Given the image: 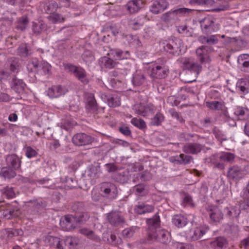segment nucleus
<instances>
[{"label": "nucleus", "instance_id": "f257e3e1", "mask_svg": "<svg viewBox=\"0 0 249 249\" xmlns=\"http://www.w3.org/2000/svg\"><path fill=\"white\" fill-rule=\"evenodd\" d=\"M65 68L66 70L73 73L74 76L83 84H86L88 83V78L87 77L85 70L83 68L69 64L66 65Z\"/></svg>", "mask_w": 249, "mask_h": 249}, {"label": "nucleus", "instance_id": "f03ea898", "mask_svg": "<svg viewBox=\"0 0 249 249\" xmlns=\"http://www.w3.org/2000/svg\"><path fill=\"white\" fill-rule=\"evenodd\" d=\"M208 230V228L206 226L193 228L186 233V237L190 240H198Z\"/></svg>", "mask_w": 249, "mask_h": 249}, {"label": "nucleus", "instance_id": "7ed1b4c3", "mask_svg": "<svg viewBox=\"0 0 249 249\" xmlns=\"http://www.w3.org/2000/svg\"><path fill=\"white\" fill-rule=\"evenodd\" d=\"M101 190L104 193L105 196L110 198H114L117 196V189L116 187L113 184L105 183L102 184Z\"/></svg>", "mask_w": 249, "mask_h": 249}, {"label": "nucleus", "instance_id": "20e7f679", "mask_svg": "<svg viewBox=\"0 0 249 249\" xmlns=\"http://www.w3.org/2000/svg\"><path fill=\"white\" fill-rule=\"evenodd\" d=\"M93 140L92 137L84 133L77 134L72 138L73 143L77 145L89 144L91 143Z\"/></svg>", "mask_w": 249, "mask_h": 249}, {"label": "nucleus", "instance_id": "39448f33", "mask_svg": "<svg viewBox=\"0 0 249 249\" xmlns=\"http://www.w3.org/2000/svg\"><path fill=\"white\" fill-rule=\"evenodd\" d=\"M168 5L166 0H157L153 3L151 11L154 14H158L167 8Z\"/></svg>", "mask_w": 249, "mask_h": 249}, {"label": "nucleus", "instance_id": "423d86ee", "mask_svg": "<svg viewBox=\"0 0 249 249\" xmlns=\"http://www.w3.org/2000/svg\"><path fill=\"white\" fill-rule=\"evenodd\" d=\"M198 59L201 64H205L210 61V58L208 54V49L205 47H201L196 51Z\"/></svg>", "mask_w": 249, "mask_h": 249}, {"label": "nucleus", "instance_id": "0eeeda50", "mask_svg": "<svg viewBox=\"0 0 249 249\" xmlns=\"http://www.w3.org/2000/svg\"><path fill=\"white\" fill-rule=\"evenodd\" d=\"M66 92V90L61 86H53L48 89L47 94L49 97L53 98L64 94Z\"/></svg>", "mask_w": 249, "mask_h": 249}, {"label": "nucleus", "instance_id": "6e6552de", "mask_svg": "<svg viewBox=\"0 0 249 249\" xmlns=\"http://www.w3.org/2000/svg\"><path fill=\"white\" fill-rule=\"evenodd\" d=\"M133 109L137 114L143 116H149L153 113L152 109L149 107H145L141 104L135 105Z\"/></svg>", "mask_w": 249, "mask_h": 249}, {"label": "nucleus", "instance_id": "1a4fd4ad", "mask_svg": "<svg viewBox=\"0 0 249 249\" xmlns=\"http://www.w3.org/2000/svg\"><path fill=\"white\" fill-rule=\"evenodd\" d=\"M181 62L185 69H190L197 72V74L201 71V67L197 64L193 63L189 58H182Z\"/></svg>", "mask_w": 249, "mask_h": 249}, {"label": "nucleus", "instance_id": "9d476101", "mask_svg": "<svg viewBox=\"0 0 249 249\" xmlns=\"http://www.w3.org/2000/svg\"><path fill=\"white\" fill-rule=\"evenodd\" d=\"M168 71L164 68L157 66L152 70L151 77L153 78H164L167 75Z\"/></svg>", "mask_w": 249, "mask_h": 249}, {"label": "nucleus", "instance_id": "9b49d317", "mask_svg": "<svg viewBox=\"0 0 249 249\" xmlns=\"http://www.w3.org/2000/svg\"><path fill=\"white\" fill-rule=\"evenodd\" d=\"M154 207L152 205L139 203L135 208V212L138 214H143L146 213H150L153 211Z\"/></svg>", "mask_w": 249, "mask_h": 249}, {"label": "nucleus", "instance_id": "f8f14e48", "mask_svg": "<svg viewBox=\"0 0 249 249\" xmlns=\"http://www.w3.org/2000/svg\"><path fill=\"white\" fill-rule=\"evenodd\" d=\"M110 56H112L115 60H121L123 59H127L129 56L128 52H123L118 50H112L108 54Z\"/></svg>", "mask_w": 249, "mask_h": 249}, {"label": "nucleus", "instance_id": "ddd939ff", "mask_svg": "<svg viewBox=\"0 0 249 249\" xmlns=\"http://www.w3.org/2000/svg\"><path fill=\"white\" fill-rule=\"evenodd\" d=\"M142 5V2L140 0H132L128 2L127 4V9L130 13L138 12Z\"/></svg>", "mask_w": 249, "mask_h": 249}, {"label": "nucleus", "instance_id": "4468645a", "mask_svg": "<svg viewBox=\"0 0 249 249\" xmlns=\"http://www.w3.org/2000/svg\"><path fill=\"white\" fill-rule=\"evenodd\" d=\"M187 222V218L181 215H176L172 219L173 223L178 228L185 226Z\"/></svg>", "mask_w": 249, "mask_h": 249}, {"label": "nucleus", "instance_id": "2eb2a0df", "mask_svg": "<svg viewBox=\"0 0 249 249\" xmlns=\"http://www.w3.org/2000/svg\"><path fill=\"white\" fill-rule=\"evenodd\" d=\"M238 62L239 65L243 67V70L245 71H249V55L246 54L241 55L239 56Z\"/></svg>", "mask_w": 249, "mask_h": 249}, {"label": "nucleus", "instance_id": "dca6fc26", "mask_svg": "<svg viewBox=\"0 0 249 249\" xmlns=\"http://www.w3.org/2000/svg\"><path fill=\"white\" fill-rule=\"evenodd\" d=\"M242 176V172L237 167L230 169L228 172V177L232 179H237Z\"/></svg>", "mask_w": 249, "mask_h": 249}, {"label": "nucleus", "instance_id": "f3484780", "mask_svg": "<svg viewBox=\"0 0 249 249\" xmlns=\"http://www.w3.org/2000/svg\"><path fill=\"white\" fill-rule=\"evenodd\" d=\"M234 114L238 116L239 119L242 120L248 117L249 111L247 108L239 107L235 109Z\"/></svg>", "mask_w": 249, "mask_h": 249}, {"label": "nucleus", "instance_id": "a211bd4d", "mask_svg": "<svg viewBox=\"0 0 249 249\" xmlns=\"http://www.w3.org/2000/svg\"><path fill=\"white\" fill-rule=\"evenodd\" d=\"M201 150L199 145L196 144H188L184 147V151L186 153L196 154L199 152Z\"/></svg>", "mask_w": 249, "mask_h": 249}, {"label": "nucleus", "instance_id": "6ab92c4d", "mask_svg": "<svg viewBox=\"0 0 249 249\" xmlns=\"http://www.w3.org/2000/svg\"><path fill=\"white\" fill-rule=\"evenodd\" d=\"M211 211L212 212L210 213V216L212 220L215 222H218L222 219V214L220 210L217 208L214 207Z\"/></svg>", "mask_w": 249, "mask_h": 249}, {"label": "nucleus", "instance_id": "aec40b11", "mask_svg": "<svg viewBox=\"0 0 249 249\" xmlns=\"http://www.w3.org/2000/svg\"><path fill=\"white\" fill-rule=\"evenodd\" d=\"M48 240L50 245L55 246L58 249H64V246L60 245V239L59 238L49 236Z\"/></svg>", "mask_w": 249, "mask_h": 249}, {"label": "nucleus", "instance_id": "412c9836", "mask_svg": "<svg viewBox=\"0 0 249 249\" xmlns=\"http://www.w3.org/2000/svg\"><path fill=\"white\" fill-rule=\"evenodd\" d=\"M108 105L110 107H116L120 105V100L118 96L110 97L107 101Z\"/></svg>", "mask_w": 249, "mask_h": 249}, {"label": "nucleus", "instance_id": "4be33fe9", "mask_svg": "<svg viewBox=\"0 0 249 249\" xmlns=\"http://www.w3.org/2000/svg\"><path fill=\"white\" fill-rule=\"evenodd\" d=\"M12 160L11 162L12 166L14 169L19 168L20 166V162L18 159L15 155H11L7 158V161H10Z\"/></svg>", "mask_w": 249, "mask_h": 249}, {"label": "nucleus", "instance_id": "5701e85b", "mask_svg": "<svg viewBox=\"0 0 249 249\" xmlns=\"http://www.w3.org/2000/svg\"><path fill=\"white\" fill-rule=\"evenodd\" d=\"M226 240L223 237H219L212 243V246L215 248H222L226 244Z\"/></svg>", "mask_w": 249, "mask_h": 249}, {"label": "nucleus", "instance_id": "b1692460", "mask_svg": "<svg viewBox=\"0 0 249 249\" xmlns=\"http://www.w3.org/2000/svg\"><path fill=\"white\" fill-rule=\"evenodd\" d=\"M131 123L134 126L139 128H143L146 126L145 122L142 120L136 118H133L131 121Z\"/></svg>", "mask_w": 249, "mask_h": 249}, {"label": "nucleus", "instance_id": "393cba45", "mask_svg": "<svg viewBox=\"0 0 249 249\" xmlns=\"http://www.w3.org/2000/svg\"><path fill=\"white\" fill-rule=\"evenodd\" d=\"M102 62L104 63L105 66L109 69L115 67L116 62H114L111 58L104 57L102 58Z\"/></svg>", "mask_w": 249, "mask_h": 249}, {"label": "nucleus", "instance_id": "a878e982", "mask_svg": "<svg viewBox=\"0 0 249 249\" xmlns=\"http://www.w3.org/2000/svg\"><path fill=\"white\" fill-rule=\"evenodd\" d=\"M236 88L238 90H240L242 92H247V89L246 87V82L243 79H240L236 84Z\"/></svg>", "mask_w": 249, "mask_h": 249}, {"label": "nucleus", "instance_id": "bb28decb", "mask_svg": "<svg viewBox=\"0 0 249 249\" xmlns=\"http://www.w3.org/2000/svg\"><path fill=\"white\" fill-rule=\"evenodd\" d=\"M108 219L110 223L114 225L118 224L121 220L118 214L116 213L109 214L108 216Z\"/></svg>", "mask_w": 249, "mask_h": 249}, {"label": "nucleus", "instance_id": "cd10ccee", "mask_svg": "<svg viewBox=\"0 0 249 249\" xmlns=\"http://www.w3.org/2000/svg\"><path fill=\"white\" fill-rule=\"evenodd\" d=\"M206 106L207 107L211 109H217L221 108L223 106L222 103L217 101H213L212 102H207Z\"/></svg>", "mask_w": 249, "mask_h": 249}, {"label": "nucleus", "instance_id": "c85d7f7f", "mask_svg": "<svg viewBox=\"0 0 249 249\" xmlns=\"http://www.w3.org/2000/svg\"><path fill=\"white\" fill-rule=\"evenodd\" d=\"M28 23V19L27 17H24L21 19L19 20L18 22L17 27L22 30L25 29Z\"/></svg>", "mask_w": 249, "mask_h": 249}, {"label": "nucleus", "instance_id": "c756f323", "mask_svg": "<svg viewBox=\"0 0 249 249\" xmlns=\"http://www.w3.org/2000/svg\"><path fill=\"white\" fill-rule=\"evenodd\" d=\"M26 156L28 158H31L36 156L37 152L32 147L29 146L25 148Z\"/></svg>", "mask_w": 249, "mask_h": 249}, {"label": "nucleus", "instance_id": "7c9ffc66", "mask_svg": "<svg viewBox=\"0 0 249 249\" xmlns=\"http://www.w3.org/2000/svg\"><path fill=\"white\" fill-rule=\"evenodd\" d=\"M39 67L42 69L45 73H49L51 70V66L47 62L43 61Z\"/></svg>", "mask_w": 249, "mask_h": 249}, {"label": "nucleus", "instance_id": "2f4dec72", "mask_svg": "<svg viewBox=\"0 0 249 249\" xmlns=\"http://www.w3.org/2000/svg\"><path fill=\"white\" fill-rule=\"evenodd\" d=\"M160 222V218L159 216L155 215L152 218L149 219L147 220V223L149 226H153L157 227L159 225Z\"/></svg>", "mask_w": 249, "mask_h": 249}, {"label": "nucleus", "instance_id": "473e14b6", "mask_svg": "<svg viewBox=\"0 0 249 249\" xmlns=\"http://www.w3.org/2000/svg\"><path fill=\"white\" fill-rule=\"evenodd\" d=\"M82 57L83 60L87 62L92 61L94 59V56L90 51L85 52L83 54Z\"/></svg>", "mask_w": 249, "mask_h": 249}, {"label": "nucleus", "instance_id": "72a5a7b5", "mask_svg": "<svg viewBox=\"0 0 249 249\" xmlns=\"http://www.w3.org/2000/svg\"><path fill=\"white\" fill-rule=\"evenodd\" d=\"M163 120V115L160 113H158L152 119V123L154 125H159Z\"/></svg>", "mask_w": 249, "mask_h": 249}, {"label": "nucleus", "instance_id": "f704fd0d", "mask_svg": "<svg viewBox=\"0 0 249 249\" xmlns=\"http://www.w3.org/2000/svg\"><path fill=\"white\" fill-rule=\"evenodd\" d=\"M220 158L222 160L227 161H231L234 159V155L232 154L229 153H224L220 156Z\"/></svg>", "mask_w": 249, "mask_h": 249}, {"label": "nucleus", "instance_id": "c9c22d12", "mask_svg": "<svg viewBox=\"0 0 249 249\" xmlns=\"http://www.w3.org/2000/svg\"><path fill=\"white\" fill-rule=\"evenodd\" d=\"M7 232L9 233L8 235V237L9 238H11L13 235L14 236H18L21 235L23 234V232L21 230H9L7 231Z\"/></svg>", "mask_w": 249, "mask_h": 249}, {"label": "nucleus", "instance_id": "e433bc0d", "mask_svg": "<svg viewBox=\"0 0 249 249\" xmlns=\"http://www.w3.org/2000/svg\"><path fill=\"white\" fill-rule=\"evenodd\" d=\"M38 67V62L36 60H35L32 62H30L27 66V68L30 71H33L36 70Z\"/></svg>", "mask_w": 249, "mask_h": 249}, {"label": "nucleus", "instance_id": "4c0bfd02", "mask_svg": "<svg viewBox=\"0 0 249 249\" xmlns=\"http://www.w3.org/2000/svg\"><path fill=\"white\" fill-rule=\"evenodd\" d=\"M3 193L8 198H13L15 196L14 191L12 188H5Z\"/></svg>", "mask_w": 249, "mask_h": 249}, {"label": "nucleus", "instance_id": "58836bf2", "mask_svg": "<svg viewBox=\"0 0 249 249\" xmlns=\"http://www.w3.org/2000/svg\"><path fill=\"white\" fill-rule=\"evenodd\" d=\"M144 81V78L142 75H135L134 76L132 82L134 85L138 86L142 84Z\"/></svg>", "mask_w": 249, "mask_h": 249}, {"label": "nucleus", "instance_id": "ea45409f", "mask_svg": "<svg viewBox=\"0 0 249 249\" xmlns=\"http://www.w3.org/2000/svg\"><path fill=\"white\" fill-rule=\"evenodd\" d=\"M18 82L19 83V86L18 87V85H16L14 87V89L18 92H20L23 90L24 88V84L23 83L22 81L21 80H18Z\"/></svg>", "mask_w": 249, "mask_h": 249}, {"label": "nucleus", "instance_id": "a19ab883", "mask_svg": "<svg viewBox=\"0 0 249 249\" xmlns=\"http://www.w3.org/2000/svg\"><path fill=\"white\" fill-rule=\"evenodd\" d=\"M74 244V239L71 237H67L65 240V245L66 247L72 246Z\"/></svg>", "mask_w": 249, "mask_h": 249}, {"label": "nucleus", "instance_id": "79ce46f5", "mask_svg": "<svg viewBox=\"0 0 249 249\" xmlns=\"http://www.w3.org/2000/svg\"><path fill=\"white\" fill-rule=\"evenodd\" d=\"M183 203L185 205L192 206L193 205L192 200L191 196H186L183 199Z\"/></svg>", "mask_w": 249, "mask_h": 249}, {"label": "nucleus", "instance_id": "37998d69", "mask_svg": "<svg viewBox=\"0 0 249 249\" xmlns=\"http://www.w3.org/2000/svg\"><path fill=\"white\" fill-rule=\"evenodd\" d=\"M135 189L137 192V194L138 195H142V192L144 190V186L143 185H137Z\"/></svg>", "mask_w": 249, "mask_h": 249}, {"label": "nucleus", "instance_id": "c03bdc74", "mask_svg": "<svg viewBox=\"0 0 249 249\" xmlns=\"http://www.w3.org/2000/svg\"><path fill=\"white\" fill-rule=\"evenodd\" d=\"M207 0H191L190 3L191 5L202 4L206 3Z\"/></svg>", "mask_w": 249, "mask_h": 249}, {"label": "nucleus", "instance_id": "a18cd8bd", "mask_svg": "<svg viewBox=\"0 0 249 249\" xmlns=\"http://www.w3.org/2000/svg\"><path fill=\"white\" fill-rule=\"evenodd\" d=\"M187 30V27L185 25H181L178 28V31L181 34H185Z\"/></svg>", "mask_w": 249, "mask_h": 249}, {"label": "nucleus", "instance_id": "49530a36", "mask_svg": "<svg viewBox=\"0 0 249 249\" xmlns=\"http://www.w3.org/2000/svg\"><path fill=\"white\" fill-rule=\"evenodd\" d=\"M120 131L125 135L130 134V132L127 127H121L120 128Z\"/></svg>", "mask_w": 249, "mask_h": 249}, {"label": "nucleus", "instance_id": "de8ad7c7", "mask_svg": "<svg viewBox=\"0 0 249 249\" xmlns=\"http://www.w3.org/2000/svg\"><path fill=\"white\" fill-rule=\"evenodd\" d=\"M217 41V38L214 36H211L207 39V42L210 43H215Z\"/></svg>", "mask_w": 249, "mask_h": 249}, {"label": "nucleus", "instance_id": "09e8293b", "mask_svg": "<svg viewBox=\"0 0 249 249\" xmlns=\"http://www.w3.org/2000/svg\"><path fill=\"white\" fill-rule=\"evenodd\" d=\"M8 119L11 122H15L18 119V116L16 114L13 113L9 115Z\"/></svg>", "mask_w": 249, "mask_h": 249}, {"label": "nucleus", "instance_id": "8fccbe9b", "mask_svg": "<svg viewBox=\"0 0 249 249\" xmlns=\"http://www.w3.org/2000/svg\"><path fill=\"white\" fill-rule=\"evenodd\" d=\"M247 203H243L241 204V207L247 211H249V198H248Z\"/></svg>", "mask_w": 249, "mask_h": 249}, {"label": "nucleus", "instance_id": "3c124183", "mask_svg": "<svg viewBox=\"0 0 249 249\" xmlns=\"http://www.w3.org/2000/svg\"><path fill=\"white\" fill-rule=\"evenodd\" d=\"M81 232L82 234L87 235L88 236H90L92 234V232L91 231L87 229H82Z\"/></svg>", "mask_w": 249, "mask_h": 249}, {"label": "nucleus", "instance_id": "603ef678", "mask_svg": "<svg viewBox=\"0 0 249 249\" xmlns=\"http://www.w3.org/2000/svg\"><path fill=\"white\" fill-rule=\"evenodd\" d=\"M160 234L161 235H162V236H163V239H162V242H166V241L165 240H164V236H167V235H168V234H169L168 232L167 231H160Z\"/></svg>", "mask_w": 249, "mask_h": 249}, {"label": "nucleus", "instance_id": "864d4df0", "mask_svg": "<svg viewBox=\"0 0 249 249\" xmlns=\"http://www.w3.org/2000/svg\"><path fill=\"white\" fill-rule=\"evenodd\" d=\"M207 21H209V19L208 18H205L201 22V26L202 27H204L205 28H206V29L208 28L209 27V26H210L211 25H207L204 24L205 22H207Z\"/></svg>", "mask_w": 249, "mask_h": 249}, {"label": "nucleus", "instance_id": "5fc2aeb1", "mask_svg": "<svg viewBox=\"0 0 249 249\" xmlns=\"http://www.w3.org/2000/svg\"><path fill=\"white\" fill-rule=\"evenodd\" d=\"M245 132L247 135L249 136V122L247 123L245 126Z\"/></svg>", "mask_w": 249, "mask_h": 249}, {"label": "nucleus", "instance_id": "6e6d98bb", "mask_svg": "<svg viewBox=\"0 0 249 249\" xmlns=\"http://www.w3.org/2000/svg\"><path fill=\"white\" fill-rule=\"evenodd\" d=\"M97 192V190L96 189L93 190V191L92 192V199L94 200H98V198L96 196V194Z\"/></svg>", "mask_w": 249, "mask_h": 249}, {"label": "nucleus", "instance_id": "4d7b16f0", "mask_svg": "<svg viewBox=\"0 0 249 249\" xmlns=\"http://www.w3.org/2000/svg\"><path fill=\"white\" fill-rule=\"evenodd\" d=\"M242 245L245 247L249 245V238L243 240L242 241Z\"/></svg>", "mask_w": 249, "mask_h": 249}, {"label": "nucleus", "instance_id": "13d9d810", "mask_svg": "<svg viewBox=\"0 0 249 249\" xmlns=\"http://www.w3.org/2000/svg\"><path fill=\"white\" fill-rule=\"evenodd\" d=\"M172 48V46L169 44H167L166 46L164 47V50L166 51L169 52L170 53L171 52Z\"/></svg>", "mask_w": 249, "mask_h": 249}, {"label": "nucleus", "instance_id": "bf43d9fd", "mask_svg": "<svg viewBox=\"0 0 249 249\" xmlns=\"http://www.w3.org/2000/svg\"><path fill=\"white\" fill-rule=\"evenodd\" d=\"M226 211L228 213V214L230 216H236L237 215H238L239 214V211H238L237 212H235L234 214H232L231 211H229L228 209L226 210Z\"/></svg>", "mask_w": 249, "mask_h": 249}, {"label": "nucleus", "instance_id": "052dcab7", "mask_svg": "<svg viewBox=\"0 0 249 249\" xmlns=\"http://www.w3.org/2000/svg\"><path fill=\"white\" fill-rule=\"evenodd\" d=\"M189 11H190V10L189 9H187V8H181V9H179L178 10V13H186V12H188Z\"/></svg>", "mask_w": 249, "mask_h": 249}, {"label": "nucleus", "instance_id": "680f3d73", "mask_svg": "<svg viewBox=\"0 0 249 249\" xmlns=\"http://www.w3.org/2000/svg\"><path fill=\"white\" fill-rule=\"evenodd\" d=\"M72 217L71 216H67L65 217V219L67 223H68L69 224H70L71 220Z\"/></svg>", "mask_w": 249, "mask_h": 249}, {"label": "nucleus", "instance_id": "e2e57ef3", "mask_svg": "<svg viewBox=\"0 0 249 249\" xmlns=\"http://www.w3.org/2000/svg\"><path fill=\"white\" fill-rule=\"evenodd\" d=\"M132 44L134 45H140V41L138 39L135 38L132 42H131Z\"/></svg>", "mask_w": 249, "mask_h": 249}, {"label": "nucleus", "instance_id": "0e129e2a", "mask_svg": "<svg viewBox=\"0 0 249 249\" xmlns=\"http://www.w3.org/2000/svg\"><path fill=\"white\" fill-rule=\"evenodd\" d=\"M55 18L56 19V21H61L62 19H61L60 16L59 15H55Z\"/></svg>", "mask_w": 249, "mask_h": 249}, {"label": "nucleus", "instance_id": "69168bd1", "mask_svg": "<svg viewBox=\"0 0 249 249\" xmlns=\"http://www.w3.org/2000/svg\"><path fill=\"white\" fill-rule=\"evenodd\" d=\"M5 0L7 3H8L11 4H14L15 3L16 0Z\"/></svg>", "mask_w": 249, "mask_h": 249}, {"label": "nucleus", "instance_id": "338daca9", "mask_svg": "<svg viewBox=\"0 0 249 249\" xmlns=\"http://www.w3.org/2000/svg\"><path fill=\"white\" fill-rule=\"evenodd\" d=\"M107 166H110V168L111 169L109 170V171H114L115 170V167H114V166L113 165L109 164Z\"/></svg>", "mask_w": 249, "mask_h": 249}, {"label": "nucleus", "instance_id": "774afa93", "mask_svg": "<svg viewBox=\"0 0 249 249\" xmlns=\"http://www.w3.org/2000/svg\"><path fill=\"white\" fill-rule=\"evenodd\" d=\"M13 249H21V248L18 246H16L13 248Z\"/></svg>", "mask_w": 249, "mask_h": 249}]
</instances>
